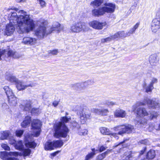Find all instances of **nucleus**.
I'll use <instances>...</instances> for the list:
<instances>
[{
  "mask_svg": "<svg viewBox=\"0 0 160 160\" xmlns=\"http://www.w3.org/2000/svg\"><path fill=\"white\" fill-rule=\"evenodd\" d=\"M18 13V16L15 12L12 13L9 18L10 23L6 26L5 30V34L7 36L12 35L15 31L13 23L15 24L16 23H17L18 32L21 33H29L35 28L34 21L26 12L21 10Z\"/></svg>",
  "mask_w": 160,
  "mask_h": 160,
  "instance_id": "1",
  "label": "nucleus"
},
{
  "mask_svg": "<svg viewBox=\"0 0 160 160\" xmlns=\"http://www.w3.org/2000/svg\"><path fill=\"white\" fill-rule=\"evenodd\" d=\"M47 22H42L39 24L38 28L35 31V35L39 39L43 38L49 34L54 32H60L63 29V27L58 22H55L52 26L48 30H47Z\"/></svg>",
  "mask_w": 160,
  "mask_h": 160,
  "instance_id": "2",
  "label": "nucleus"
},
{
  "mask_svg": "<svg viewBox=\"0 0 160 160\" xmlns=\"http://www.w3.org/2000/svg\"><path fill=\"white\" fill-rule=\"evenodd\" d=\"M71 120L70 118H68L66 117L61 118L62 122H58L55 124L54 126L55 131L54 136L57 138L60 137H66L68 132V129L65 126L64 123L67 122Z\"/></svg>",
  "mask_w": 160,
  "mask_h": 160,
  "instance_id": "3",
  "label": "nucleus"
},
{
  "mask_svg": "<svg viewBox=\"0 0 160 160\" xmlns=\"http://www.w3.org/2000/svg\"><path fill=\"white\" fill-rule=\"evenodd\" d=\"M105 6L102 7L98 9H94L92 11V14L95 16L99 17L104 15L106 12L112 13L114 12L115 5L112 3H106Z\"/></svg>",
  "mask_w": 160,
  "mask_h": 160,
  "instance_id": "4",
  "label": "nucleus"
},
{
  "mask_svg": "<svg viewBox=\"0 0 160 160\" xmlns=\"http://www.w3.org/2000/svg\"><path fill=\"white\" fill-rule=\"evenodd\" d=\"M146 104H148L149 107L153 108H158L160 107V104L157 102L152 101L146 98H144V100L142 102H137L133 106L132 110L134 112L138 107L144 106Z\"/></svg>",
  "mask_w": 160,
  "mask_h": 160,
  "instance_id": "5",
  "label": "nucleus"
},
{
  "mask_svg": "<svg viewBox=\"0 0 160 160\" xmlns=\"http://www.w3.org/2000/svg\"><path fill=\"white\" fill-rule=\"evenodd\" d=\"M76 109L77 114L80 116L81 123L83 124L86 123L87 120L90 118V113L78 106L76 107Z\"/></svg>",
  "mask_w": 160,
  "mask_h": 160,
  "instance_id": "6",
  "label": "nucleus"
},
{
  "mask_svg": "<svg viewBox=\"0 0 160 160\" xmlns=\"http://www.w3.org/2000/svg\"><path fill=\"white\" fill-rule=\"evenodd\" d=\"M88 28L86 23L83 22L75 23L71 25L70 30L71 32L78 33L82 31H86L88 30Z\"/></svg>",
  "mask_w": 160,
  "mask_h": 160,
  "instance_id": "7",
  "label": "nucleus"
},
{
  "mask_svg": "<svg viewBox=\"0 0 160 160\" xmlns=\"http://www.w3.org/2000/svg\"><path fill=\"white\" fill-rule=\"evenodd\" d=\"M12 57L13 58H17L19 57L18 53L12 51L8 52L4 50L0 49V60L3 58L6 61L9 60V58Z\"/></svg>",
  "mask_w": 160,
  "mask_h": 160,
  "instance_id": "8",
  "label": "nucleus"
},
{
  "mask_svg": "<svg viewBox=\"0 0 160 160\" xmlns=\"http://www.w3.org/2000/svg\"><path fill=\"white\" fill-rule=\"evenodd\" d=\"M32 135L35 137L39 136L41 131L42 125L41 122L38 119H34L32 122Z\"/></svg>",
  "mask_w": 160,
  "mask_h": 160,
  "instance_id": "9",
  "label": "nucleus"
},
{
  "mask_svg": "<svg viewBox=\"0 0 160 160\" xmlns=\"http://www.w3.org/2000/svg\"><path fill=\"white\" fill-rule=\"evenodd\" d=\"M107 24L106 22H100L97 20L92 21L89 23L90 27L97 30H101Z\"/></svg>",
  "mask_w": 160,
  "mask_h": 160,
  "instance_id": "10",
  "label": "nucleus"
},
{
  "mask_svg": "<svg viewBox=\"0 0 160 160\" xmlns=\"http://www.w3.org/2000/svg\"><path fill=\"white\" fill-rule=\"evenodd\" d=\"M101 132L103 134L106 135H111L116 139L118 138V137L117 136V134L115 133H112L109 130L105 127H101L100 128Z\"/></svg>",
  "mask_w": 160,
  "mask_h": 160,
  "instance_id": "11",
  "label": "nucleus"
},
{
  "mask_svg": "<svg viewBox=\"0 0 160 160\" xmlns=\"http://www.w3.org/2000/svg\"><path fill=\"white\" fill-rule=\"evenodd\" d=\"M159 61L158 56L156 54H153L150 56L149 58V62L152 66L157 65Z\"/></svg>",
  "mask_w": 160,
  "mask_h": 160,
  "instance_id": "12",
  "label": "nucleus"
},
{
  "mask_svg": "<svg viewBox=\"0 0 160 160\" xmlns=\"http://www.w3.org/2000/svg\"><path fill=\"white\" fill-rule=\"evenodd\" d=\"M92 111V112L102 116H107L109 112V110L108 109L104 108L101 109L93 108Z\"/></svg>",
  "mask_w": 160,
  "mask_h": 160,
  "instance_id": "13",
  "label": "nucleus"
},
{
  "mask_svg": "<svg viewBox=\"0 0 160 160\" xmlns=\"http://www.w3.org/2000/svg\"><path fill=\"white\" fill-rule=\"evenodd\" d=\"M36 42L37 39L35 38L25 37L23 38L22 42L25 44L33 45Z\"/></svg>",
  "mask_w": 160,
  "mask_h": 160,
  "instance_id": "14",
  "label": "nucleus"
},
{
  "mask_svg": "<svg viewBox=\"0 0 160 160\" xmlns=\"http://www.w3.org/2000/svg\"><path fill=\"white\" fill-rule=\"evenodd\" d=\"M151 25L160 28V15L157 13L156 16L152 20Z\"/></svg>",
  "mask_w": 160,
  "mask_h": 160,
  "instance_id": "15",
  "label": "nucleus"
},
{
  "mask_svg": "<svg viewBox=\"0 0 160 160\" xmlns=\"http://www.w3.org/2000/svg\"><path fill=\"white\" fill-rule=\"evenodd\" d=\"M9 152H0V157L3 160H18L16 158H9Z\"/></svg>",
  "mask_w": 160,
  "mask_h": 160,
  "instance_id": "16",
  "label": "nucleus"
},
{
  "mask_svg": "<svg viewBox=\"0 0 160 160\" xmlns=\"http://www.w3.org/2000/svg\"><path fill=\"white\" fill-rule=\"evenodd\" d=\"M126 114L125 111L122 109L116 110L114 112V115L116 117L124 118Z\"/></svg>",
  "mask_w": 160,
  "mask_h": 160,
  "instance_id": "17",
  "label": "nucleus"
},
{
  "mask_svg": "<svg viewBox=\"0 0 160 160\" xmlns=\"http://www.w3.org/2000/svg\"><path fill=\"white\" fill-rule=\"evenodd\" d=\"M137 114L140 117H143L148 115V112L145 109L143 108H139L136 111Z\"/></svg>",
  "mask_w": 160,
  "mask_h": 160,
  "instance_id": "18",
  "label": "nucleus"
},
{
  "mask_svg": "<svg viewBox=\"0 0 160 160\" xmlns=\"http://www.w3.org/2000/svg\"><path fill=\"white\" fill-rule=\"evenodd\" d=\"M17 89L19 90H21L25 89L28 87H32L33 85L32 84H30L27 85H24L22 82L18 81V82L16 84Z\"/></svg>",
  "mask_w": 160,
  "mask_h": 160,
  "instance_id": "19",
  "label": "nucleus"
},
{
  "mask_svg": "<svg viewBox=\"0 0 160 160\" xmlns=\"http://www.w3.org/2000/svg\"><path fill=\"white\" fill-rule=\"evenodd\" d=\"M31 118L30 116H27L25 118L24 121L21 123V126L24 128H27L31 122Z\"/></svg>",
  "mask_w": 160,
  "mask_h": 160,
  "instance_id": "20",
  "label": "nucleus"
},
{
  "mask_svg": "<svg viewBox=\"0 0 160 160\" xmlns=\"http://www.w3.org/2000/svg\"><path fill=\"white\" fill-rule=\"evenodd\" d=\"M92 152L88 153L85 157V160H89L93 157L96 153H98V150L95 149L94 148L92 149Z\"/></svg>",
  "mask_w": 160,
  "mask_h": 160,
  "instance_id": "21",
  "label": "nucleus"
},
{
  "mask_svg": "<svg viewBox=\"0 0 160 160\" xmlns=\"http://www.w3.org/2000/svg\"><path fill=\"white\" fill-rule=\"evenodd\" d=\"M130 35L131 34H129V32L126 33H125L123 31L119 32L115 34L113 38L116 39L119 38L125 37L128 36H130Z\"/></svg>",
  "mask_w": 160,
  "mask_h": 160,
  "instance_id": "22",
  "label": "nucleus"
},
{
  "mask_svg": "<svg viewBox=\"0 0 160 160\" xmlns=\"http://www.w3.org/2000/svg\"><path fill=\"white\" fill-rule=\"evenodd\" d=\"M123 127L124 129L123 131L120 132V133H129L131 132L134 129L133 126L131 125L127 126L123 125Z\"/></svg>",
  "mask_w": 160,
  "mask_h": 160,
  "instance_id": "23",
  "label": "nucleus"
},
{
  "mask_svg": "<svg viewBox=\"0 0 160 160\" xmlns=\"http://www.w3.org/2000/svg\"><path fill=\"white\" fill-rule=\"evenodd\" d=\"M112 152L111 149H108L106 152L101 154L98 155L97 157V160H102L109 153Z\"/></svg>",
  "mask_w": 160,
  "mask_h": 160,
  "instance_id": "24",
  "label": "nucleus"
},
{
  "mask_svg": "<svg viewBox=\"0 0 160 160\" xmlns=\"http://www.w3.org/2000/svg\"><path fill=\"white\" fill-rule=\"evenodd\" d=\"M44 148L47 151H50L54 149L53 146L52 142L50 141L46 142L44 146Z\"/></svg>",
  "mask_w": 160,
  "mask_h": 160,
  "instance_id": "25",
  "label": "nucleus"
},
{
  "mask_svg": "<svg viewBox=\"0 0 160 160\" xmlns=\"http://www.w3.org/2000/svg\"><path fill=\"white\" fill-rule=\"evenodd\" d=\"M25 145L26 147L30 148H34L36 146V144L34 141H29L28 138H26L25 140Z\"/></svg>",
  "mask_w": 160,
  "mask_h": 160,
  "instance_id": "26",
  "label": "nucleus"
},
{
  "mask_svg": "<svg viewBox=\"0 0 160 160\" xmlns=\"http://www.w3.org/2000/svg\"><path fill=\"white\" fill-rule=\"evenodd\" d=\"M6 78L7 79L11 82H14L15 84L18 82V79L17 78L13 76L12 75H7L6 76Z\"/></svg>",
  "mask_w": 160,
  "mask_h": 160,
  "instance_id": "27",
  "label": "nucleus"
},
{
  "mask_svg": "<svg viewBox=\"0 0 160 160\" xmlns=\"http://www.w3.org/2000/svg\"><path fill=\"white\" fill-rule=\"evenodd\" d=\"M54 149L55 148H60L62 147L63 144V142L61 140H57L52 142Z\"/></svg>",
  "mask_w": 160,
  "mask_h": 160,
  "instance_id": "28",
  "label": "nucleus"
},
{
  "mask_svg": "<svg viewBox=\"0 0 160 160\" xmlns=\"http://www.w3.org/2000/svg\"><path fill=\"white\" fill-rule=\"evenodd\" d=\"M14 147L16 149L19 150H23V145L21 141L17 142L14 145Z\"/></svg>",
  "mask_w": 160,
  "mask_h": 160,
  "instance_id": "29",
  "label": "nucleus"
},
{
  "mask_svg": "<svg viewBox=\"0 0 160 160\" xmlns=\"http://www.w3.org/2000/svg\"><path fill=\"white\" fill-rule=\"evenodd\" d=\"M9 135V132L8 131L0 132V139L1 140L6 139Z\"/></svg>",
  "mask_w": 160,
  "mask_h": 160,
  "instance_id": "30",
  "label": "nucleus"
},
{
  "mask_svg": "<svg viewBox=\"0 0 160 160\" xmlns=\"http://www.w3.org/2000/svg\"><path fill=\"white\" fill-rule=\"evenodd\" d=\"M155 151L153 150H150L148 153L147 154V158L149 159L153 158L155 156Z\"/></svg>",
  "mask_w": 160,
  "mask_h": 160,
  "instance_id": "31",
  "label": "nucleus"
},
{
  "mask_svg": "<svg viewBox=\"0 0 160 160\" xmlns=\"http://www.w3.org/2000/svg\"><path fill=\"white\" fill-rule=\"evenodd\" d=\"M4 89L6 91V93L8 96V98L14 96L11 90L9 89L8 87V86H5Z\"/></svg>",
  "mask_w": 160,
  "mask_h": 160,
  "instance_id": "32",
  "label": "nucleus"
},
{
  "mask_svg": "<svg viewBox=\"0 0 160 160\" xmlns=\"http://www.w3.org/2000/svg\"><path fill=\"white\" fill-rule=\"evenodd\" d=\"M128 157H129L130 160H138L139 158V156L137 153H131Z\"/></svg>",
  "mask_w": 160,
  "mask_h": 160,
  "instance_id": "33",
  "label": "nucleus"
},
{
  "mask_svg": "<svg viewBox=\"0 0 160 160\" xmlns=\"http://www.w3.org/2000/svg\"><path fill=\"white\" fill-rule=\"evenodd\" d=\"M103 2V0H95L91 3V4L93 7H98Z\"/></svg>",
  "mask_w": 160,
  "mask_h": 160,
  "instance_id": "34",
  "label": "nucleus"
},
{
  "mask_svg": "<svg viewBox=\"0 0 160 160\" xmlns=\"http://www.w3.org/2000/svg\"><path fill=\"white\" fill-rule=\"evenodd\" d=\"M9 102L12 105H15L17 104L16 98L14 96L8 98Z\"/></svg>",
  "mask_w": 160,
  "mask_h": 160,
  "instance_id": "35",
  "label": "nucleus"
},
{
  "mask_svg": "<svg viewBox=\"0 0 160 160\" xmlns=\"http://www.w3.org/2000/svg\"><path fill=\"white\" fill-rule=\"evenodd\" d=\"M123 125H119L114 127L112 129L115 131H118V134L120 135H122L123 133H120V132L123 131L124 129Z\"/></svg>",
  "mask_w": 160,
  "mask_h": 160,
  "instance_id": "36",
  "label": "nucleus"
},
{
  "mask_svg": "<svg viewBox=\"0 0 160 160\" xmlns=\"http://www.w3.org/2000/svg\"><path fill=\"white\" fill-rule=\"evenodd\" d=\"M32 103L30 101H28L25 104L24 110L26 111H31L32 108Z\"/></svg>",
  "mask_w": 160,
  "mask_h": 160,
  "instance_id": "37",
  "label": "nucleus"
},
{
  "mask_svg": "<svg viewBox=\"0 0 160 160\" xmlns=\"http://www.w3.org/2000/svg\"><path fill=\"white\" fill-rule=\"evenodd\" d=\"M143 88L145 90V91L147 92H151L153 88V87L152 85L150 84L148 86H147L146 83L144 84L143 85Z\"/></svg>",
  "mask_w": 160,
  "mask_h": 160,
  "instance_id": "38",
  "label": "nucleus"
},
{
  "mask_svg": "<svg viewBox=\"0 0 160 160\" xmlns=\"http://www.w3.org/2000/svg\"><path fill=\"white\" fill-rule=\"evenodd\" d=\"M140 24L139 22H137L132 28L130 29L129 31V33L130 34H132L134 33L136 30L138 28Z\"/></svg>",
  "mask_w": 160,
  "mask_h": 160,
  "instance_id": "39",
  "label": "nucleus"
},
{
  "mask_svg": "<svg viewBox=\"0 0 160 160\" xmlns=\"http://www.w3.org/2000/svg\"><path fill=\"white\" fill-rule=\"evenodd\" d=\"M78 133L80 135H85L88 133V131L85 129H82L80 128L78 129Z\"/></svg>",
  "mask_w": 160,
  "mask_h": 160,
  "instance_id": "40",
  "label": "nucleus"
},
{
  "mask_svg": "<svg viewBox=\"0 0 160 160\" xmlns=\"http://www.w3.org/2000/svg\"><path fill=\"white\" fill-rule=\"evenodd\" d=\"M114 35L112 36H111L110 37H108V38H103L101 39V42L103 43H104L105 42H109L111 41L113 39H115L113 38Z\"/></svg>",
  "mask_w": 160,
  "mask_h": 160,
  "instance_id": "41",
  "label": "nucleus"
},
{
  "mask_svg": "<svg viewBox=\"0 0 160 160\" xmlns=\"http://www.w3.org/2000/svg\"><path fill=\"white\" fill-rule=\"evenodd\" d=\"M9 156H14L17 157L18 156H21V154L20 153L17 152H9Z\"/></svg>",
  "mask_w": 160,
  "mask_h": 160,
  "instance_id": "42",
  "label": "nucleus"
},
{
  "mask_svg": "<svg viewBox=\"0 0 160 160\" xmlns=\"http://www.w3.org/2000/svg\"><path fill=\"white\" fill-rule=\"evenodd\" d=\"M23 150V154L24 156H29L30 155L31 152V151L29 149L27 148Z\"/></svg>",
  "mask_w": 160,
  "mask_h": 160,
  "instance_id": "43",
  "label": "nucleus"
},
{
  "mask_svg": "<svg viewBox=\"0 0 160 160\" xmlns=\"http://www.w3.org/2000/svg\"><path fill=\"white\" fill-rule=\"evenodd\" d=\"M58 53V52L57 49L50 50L48 51V53L52 55H57Z\"/></svg>",
  "mask_w": 160,
  "mask_h": 160,
  "instance_id": "44",
  "label": "nucleus"
},
{
  "mask_svg": "<svg viewBox=\"0 0 160 160\" xmlns=\"http://www.w3.org/2000/svg\"><path fill=\"white\" fill-rule=\"evenodd\" d=\"M31 112L33 114H38L40 112V110L37 108H32L31 111Z\"/></svg>",
  "mask_w": 160,
  "mask_h": 160,
  "instance_id": "45",
  "label": "nucleus"
},
{
  "mask_svg": "<svg viewBox=\"0 0 160 160\" xmlns=\"http://www.w3.org/2000/svg\"><path fill=\"white\" fill-rule=\"evenodd\" d=\"M160 28L156 27L154 26L151 25V29L152 32L153 33H156L160 29Z\"/></svg>",
  "mask_w": 160,
  "mask_h": 160,
  "instance_id": "46",
  "label": "nucleus"
},
{
  "mask_svg": "<svg viewBox=\"0 0 160 160\" xmlns=\"http://www.w3.org/2000/svg\"><path fill=\"white\" fill-rule=\"evenodd\" d=\"M23 133V131L21 130H17L15 133L16 135L18 137H21Z\"/></svg>",
  "mask_w": 160,
  "mask_h": 160,
  "instance_id": "47",
  "label": "nucleus"
},
{
  "mask_svg": "<svg viewBox=\"0 0 160 160\" xmlns=\"http://www.w3.org/2000/svg\"><path fill=\"white\" fill-rule=\"evenodd\" d=\"M39 2L40 6L42 8H44L46 6V3L43 0H38Z\"/></svg>",
  "mask_w": 160,
  "mask_h": 160,
  "instance_id": "48",
  "label": "nucleus"
},
{
  "mask_svg": "<svg viewBox=\"0 0 160 160\" xmlns=\"http://www.w3.org/2000/svg\"><path fill=\"white\" fill-rule=\"evenodd\" d=\"M2 147L4 149L6 150L9 151L10 150V148L7 144H2L1 145Z\"/></svg>",
  "mask_w": 160,
  "mask_h": 160,
  "instance_id": "49",
  "label": "nucleus"
},
{
  "mask_svg": "<svg viewBox=\"0 0 160 160\" xmlns=\"http://www.w3.org/2000/svg\"><path fill=\"white\" fill-rule=\"evenodd\" d=\"M116 103L112 102H108L107 104L109 107H111L115 105Z\"/></svg>",
  "mask_w": 160,
  "mask_h": 160,
  "instance_id": "50",
  "label": "nucleus"
},
{
  "mask_svg": "<svg viewBox=\"0 0 160 160\" xmlns=\"http://www.w3.org/2000/svg\"><path fill=\"white\" fill-rule=\"evenodd\" d=\"M157 116V114L156 112H153L151 113L150 118L152 119L154 118H156Z\"/></svg>",
  "mask_w": 160,
  "mask_h": 160,
  "instance_id": "51",
  "label": "nucleus"
},
{
  "mask_svg": "<svg viewBox=\"0 0 160 160\" xmlns=\"http://www.w3.org/2000/svg\"><path fill=\"white\" fill-rule=\"evenodd\" d=\"M157 82V79L156 78H153L152 79L150 84L152 85V86H153V84L154 83H156Z\"/></svg>",
  "mask_w": 160,
  "mask_h": 160,
  "instance_id": "52",
  "label": "nucleus"
},
{
  "mask_svg": "<svg viewBox=\"0 0 160 160\" xmlns=\"http://www.w3.org/2000/svg\"><path fill=\"white\" fill-rule=\"evenodd\" d=\"M106 149V148L105 147H104L103 146H102L100 147L99 150H98V152L99 151L100 152H102L105 150Z\"/></svg>",
  "mask_w": 160,
  "mask_h": 160,
  "instance_id": "53",
  "label": "nucleus"
},
{
  "mask_svg": "<svg viewBox=\"0 0 160 160\" xmlns=\"http://www.w3.org/2000/svg\"><path fill=\"white\" fill-rule=\"evenodd\" d=\"M140 142L142 144H146L148 142V141L147 140H142L140 141Z\"/></svg>",
  "mask_w": 160,
  "mask_h": 160,
  "instance_id": "54",
  "label": "nucleus"
},
{
  "mask_svg": "<svg viewBox=\"0 0 160 160\" xmlns=\"http://www.w3.org/2000/svg\"><path fill=\"white\" fill-rule=\"evenodd\" d=\"M16 142L14 139H10L9 140V143L12 144H14L15 145Z\"/></svg>",
  "mask_w": 160,
  "mask_h": 160,
  "instance_id": "55",
  "label": "nucleus"
},
{
  "mask_svg": "<svg viewBox=\"0 0 160 160\" xmlns=\"http://www.w3.org/2000/svg\"><path fill=\"white\" fill-rule=\"evenodd\" d=\"M58 104V102L57 101H54L52 103L53 105L55 107H57Z\"/></svg>",
  "mask_w": 160,
  "mask_h": 160,
  "instance_id": "56",
  "label": "nucleus"
},
{
  "mask_svg": "<svg viewBox=\"0 0 160 160\" xmlns=\"http://www.w3.org/2000/svg\"><path fill=\"white\" fill-rule=\"evenodd\" d=\"M146 149V148H145L143 150H142V151H141L140 152V155L144 153V152H145V151Z\"/></svg>",
  "mask_w": 160,
  "mask_h": 160,
  "instance_id": "57",
  "label": "nucleus"
},
{
  "mask_svg": "<svg viewBox=\"0 0 160 160\" xmlns=\"http://www.w3.org/2000/svg\"><path fill=\"white\" fill-rule=\"evenodd\" d=\"M72 124V126L73 127H76L78 125V124L76 122H74Z\"/></svg>",
  "mask_w": 160,
  "mask_h": 160,
  "instance_id": "58",
  "label": "nucleus"
},
{
  "mask_svg": "<svg viewBox=\"0 0 160 160\" xmlns=\"http://www.w3.org/2000/svg\"><path fill=\"white\" fill-rule=\"evenodd\" d=\"M51 157H54L56 156L55 153H53L51 154Z\"/></svg>",
  "mask_w": 160,
  "mask_h": 160,
  "instance_id": "59",
  "label": "nucleus"
},
{
  "mask_svg": "<svg viewBox=\"0 0 160 160\" xmlns=\"http://www.w3.org/2000/svg\"><path fill=\"white\" fill-rule=\"evenodd\" d=\"M123 160H130L129 157L128 156L126 157V158L124 159Z\"/></svg>",
  "mask_w": 160,
  "mask_h": 160,
  "instance_id": "60",
  "label": "nucleus"
},
{
  "mask_svg": "<svg viewBox=\"0 0 160 160\" xmlns=\"http://www.w3.org/2000/svg\"><path fill=\"white\" fill-rule=\"evenodd\" d=\"M60 152V151H57L55 152H54L56 154V155L58 153H59Z\"/></svg>",
  "mask_w": 160,
  "mask_h": 160,
  "instance_id": "61",
  "label": "nucleus"
},
{
  "mask_svg": "<svg viewBox=\"0 0 160 160\" xmlns=\"http://www.w3.org/2000/svg\"><path fill=\"white\" fill-rule=\"evenodd\" d=\"M23 0H16L17 2H22V1H23Z\"/></svg>",
  "mask_w": 160,
  "mask_h": 160,
  "instance_id": "62",
  "label": "nucleus"
},
{
  "mask_svg": "<svg viewBox=\"0 0 160 160\" xmlns=\"http://www.w3.org/2000/svg\"><path fill=\"white\" fill-rule=\"evenodd\" d=\"M26 1V0H23V1H22V2H25Z\"/></svg>",
  "mask_w": 160,
  "mask_h": 160,
  "instance_id": "63",
  "label": "nucleus"
},
{
  "mask_svg": "<svg viewBox=\"0 0 160 160\" xmlns=\"http://www.w3.org/2000/svg\"><path fill=\"white\" fill-rule=\"evenodd\" d=\"M122 142H121L120 143L119 145H120V144H122Z\"/></svg>",
  "mask_w": 160,
  "mask_h": 160,
  "instance_id": "64",
  "label": "nucleus"
}]
</instances>
